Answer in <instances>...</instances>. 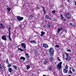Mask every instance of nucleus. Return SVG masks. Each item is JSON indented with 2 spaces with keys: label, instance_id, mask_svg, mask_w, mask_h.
Segmentation results:
<instances>
[{
  "label": "nucleus",
  "instance_id": "obj_10",
  "mask_svg": "<svg viewBox=\"0 0 76 76\" xmlns=\"http://www.w3.org/2000/svg\"><path fill=\"white\" fill-rule=\"evenodd\" d=\"M48 67L49 70L51 71L52 70V69H53V66H52V65L50 66L49 65L48 66Z\"/></svg>",
  "mask_w": 76,
  "mask_h": 76
},
{
  "label": "nucleus",
  "instance_id": "obj_3",
  "mask_svg": "<svg viewBox=\"0 0 76 76\" xmlns=\"http://www.w3.org/2000/svg\"><path fill=\"white\" fill-rule=\"evenodd\" d=\"M17 18L18 21L20 22L21 20H22L23 19V17L17 16Z\"/></svg>",
  "mask_w": 76,
  "mask_h": 76
},
{
  "label": "nucleus",
  "instance_id": "obj_9",
  "mask_svg": "<svg viewBox=\"0 0 76 76\" xmlns=\"http://www.w3.org/2000/svg\"><path fill=\"white\" fill-rule=\"evenodd\" d=\"M43 47L45 48H48V44L44 43Z\"/></svg>",
  "mask_w": 76,
  "mask_h": 76
},
{
  "label": "nucleus",
  "instance_id": "obj_43",
  "mask_svg": "<svg viewBox=\"0 0 76 76\" xmlns=\"http://www.w3.org/2000/svg\"><path fill=\"white\" fill-rule=\"evenodd\" d=\"M26 64H29V61H27L26 62Z\"/></svg>",
  "mask_w": 76,
  "mask_h": 76
},
{
  "label": "nucleus",
  "instance_id": "obj_31",
  "mask_svg": "<svg viewBox=\"0 0 76 76\" xmlns=\"http://www.w3.org/2000/svg\"><path fill=\"white\" fill-rule=\"evenodd\" d=\"M6 63L7 64H9V61H8V58H7L6 60Z\"/></svg>",
  "mask_w": 76,
  "mask_h": 76
},
{
  "label": "nucleus",
  "instance_id": "obj_32",
  "mask_svg": "<svg viewBox=\"0 0 76 76\" xmlns=\"http://www.w3.org/2000/svg\"><path fill=\"white\" fill-rule=\"evenodd\" d=\"M51 6L52 7H54V4L53 3H51Z\"/></svg>",
  "mask_w": 76,
  "mask_h": 76
},
{
  "label": "nucleus",
  "instance_id": "obj_4",
  "mask_svg": "<svg viewBox=\"0 0 76 76\" xmlns=\"http://www.w3.org/2000/svg\"><path fill=\"white\" fill-rule=\"evenodd\" d=\"M66 18L68 19H70V18H71V15L70 13H68L66 15Z\"/></svg>",
  "mask_w": 76,
  "mask_h": 76
},
{
  "label": "nucleus",
  "instance_id": "obj_23",
  "mask_svg": "<svg viewBox=\"0 0 76 76\" xmlns=\"http://www.w3.org/2000/svg\"><path fill=\"white\" fill-rule=\"evenodd\" d=\"M20 60H25V58L21 56L20 57Z\"/></svg>",
  "mask_w": 76,
  "mask_h": 76
},
{
  "label": "nucleus",
  "instance_id": "obj_55",
  "mask_svg": "<svg viewBox=\"0 0 76 76\" xmlns=\"http://www.w3.org/2000/svg\"><path fill=\"white\" fill-rule=\"evenodd\" d=\"M63 58H64V56H63Z\"/></svg>",
  "mask_w": 76,
  "mask_h": 76
},
{
  "label": "nucleus",
  "instance_id": "obj_50",
  "mask_svg": "<svg viewBox=\"0 0 76 76\" xmlns=\"http://www.w3.org/2000/svg\"><path fill=\"white\" fill-rule=\"evenodd\" d=\"M62 56H63V57H64V54L62 55Z\"/></svg>",
  "mask_w": 76,
  "mask_h": 76
},
{
  "label": "nucleus",
  "instance_id": "obj_59",
  "mask_svg": "<svg viewBox=\"0 0 76 76\" xmlns=\"http://www.w3.org/2000/svg\"><path fill=\"white\" fill-rule=\"evenodd\" d=\"M70 69H71V68H70Z\"/></svg>",
  "mask_w": 76,
  "mask_h": 76
},
{
  "label": "nucleus",
  "instance_id": "obj_58",
  "mask_svg": "<svg viewBox=\"0 0 76 76\" xmlns=\"http://www.w3.org/2000/svg\"><path fill=\"white\" fill-rule=\"evenodd\" d=\"M70 58H71V57H69Z\"/></svg>",
  "mask_w": 76,
  "mask_h": 76
},
{
  "label": "nucleus",
  "instance_id": "obj_40",
  "mask_svg": "<svg viewBox=\"0 0 76 76\" xmlns=\"http://www.w3.org/2000/svg\"><path fill=\"white\" fill-rule=\"evenodd\" d=\"M67 51H68V52H71V50H67Z\"/></svg>",
  "mask_w": 76,
  "mask_h": 76
},
{
  "label": "nucleus",
  "instance_id": "obj_30",
  "mask_svg": "<svg viewBox=\"0 0 76 76\" xmlns=\"http://www.w3.org/2000/svg\"><path fill=\"white\" fill-rule=\"evenodd\" d=\"M47 26H48V27H51V25L50 23L47 24Z\"/></svg>",
  "mask_w": 76,
  "mask_h": 76
},
{
  "label": "nucleus",
  "instance_id": "obj_16",
  "mask_svg": "<svg viewBox=\"0 0 76 76\" xmlns=\"http://www.w3.org/2000/svg\"><path fill=\"white\" fill-rule=\"evenodd\" d=\"M41 34L40 35L41 37H42V36L44 35V34H45V32L43 31H41Z\"/></svg>",
  "mask_w": 76,
  "mask_h": 76
},
{
  "label": "nucleus",
  "instance_id": "obj_37",
  "mask_svg": "<svg viewBox=\"0 0 76 76\" xmlns=\"http://www.w3.org/2000/svg\"><path fill=\"white\" fill-rule=\"evenodd\" d=\"M64 32H66V33H67V30H66L64 29Z\"/></svg>",
  "mask_w": 76,
  "mask_h": 76
},
{
  "label": "nucleus",
  "instance_id": "obj_13",
  "mask_svg": "<svg viewBox=\"0 0 76 76\" xmlns=\"http://www.w3.org/2000/svg\"><path fill=\"white\" fill-rule=\"evenodd\" d=\"M49 59L50 60V61H51V62H53V60H54V59L53 58V57L52 56L50 57L49 58Z\"/></svg>",
  "mask_w": 76,
  "mask_h": 76
},
{
  "label": "nucleus",
  "instance_id": "obj_1",
  "mask_svg": "<svg viewBox=\"0 0 76 76\" xmlns=\"http://www.w3.org/2000/svg\"><path fill=\"white\" fill-rule=\"evenodd\" d=\"M49 52L51 56H53L54 55V50L53 48H50L49 50Z\"/></svg>",
  "mask_w": 76,
  "mask_h": 76
},
{
  "label": "nucleus",
  "instance_id": "obj_24",
  "mask_svg": "<svg viewBox=\"0 0 76 76\" xmlns=\"http://www.w3.org/2000/svg\"><path fill=\"white\" fill-rule=\"evenodd\" d=\"M13 67H14L15 69L16 70H18V69H17V66L15 65H13Z\"/></svg>",
  "mask_w": 76,
  "mask_h": 76
},
{
  "label": "nucleus",
  "instance_id": "obj_22",
  "mask_svg": "<svg viewBox=\"0 0 76 76\" xmlns=\"http://www.w3.org/2000/svg\"><path fill=\"white\" fill-rule=\"evenodd\" d=\"M33 17H34V15H29V18L30 19H32V18H33Z\"/></svg>",
  "mask_w": 76,
  "mask_h": 76
},
{
  "label": "nucleus",
  "instance_id": "obj_38",
  "mask_svg": "<svg viewBox=\"0 0 76 76\" xmlns=\"http://www.w3.org/2000/svg\"><path fill=\"white\" fill-rule=\"evenodd\" d=\"M55 47L57 48H59V46L58 45H56Z\"/></svg>",
  "mask_w": 76,
  "mask_h": 76
},
{
  "label": "nucleus",
  "instance_id": "obj_54",
  "mask_svg": "<svg viewBox=\"0 0 76 76\" xmlns=\"http://www.w3.org/2000/svg\"><path fill=\"white\" fill-rule=\"evenodd\" d=\"M69 76H71V75H69Z\"/></svg>",
  "mask_w": 76,
  "mask_h": 76
},
{
  "label": "nucleus",
  "instance_id": "obj_12",
  "mask_svg": "<svg viewBox=\"0 0 76 76\" xmlns=\"http://www.w3.org/2000/svg\"><path fill=\"white\" fill-rule=\"evenodd\" d=\"M65 54H66V60L67 61H69V60H68V58H69V55H68V54L65 53Z\"/></svg>",
  "mask_w": 76,
  "mask_h": 76
},
{
  "label": "nucleus",
  "instance_id": "obj_33",
  "mask_svg": "<svg viewBox=\"0 0 76 76\" xmlns=\"http://www.w3.org/2000/svg\"><path fill=\"white\" fill-rule=\"evenodd\" d=\"M55 12H56V11H55L54 10H53V11H52V13H53V14L55 13Z\"/></svg>",
  "mask_w": 76,
  "mask_h": 76
},
{
  "label": "nucleus",
  "instance_id": "obj_45",
  "mask_svg": "<svg viewBox=\"0 0 76 76\" xmlns=\"http://www.w3.org/2000/svg\"><path fill=\"white\" fill-rule=\"evenodd\" d=\"M72 72H75V69H72Z\"/></svg>",
  "mask_w": 76,
  "mask_h": 76
},
{
  "label": "nucleus",
  "instance_id": "obj_53",
  "mask_svg": "<svg viewBox=\"0 0 76 76\" xmlns=\"http://www.w3.org/2000/svg\"><path fill=\"white\" fill-rule=\"evenodd\" d=\"M42 6V8H43V7H43V6Z\"/></svg>",
  "mask_w": 76,
  "mask_h": 76
},
{
  "label": "nucleus",
  "instance_id": "obj_21",
  "mask_svg": "<svg viewBox=\"0 0 76 76\" xmlns=\"http://www.w3.org/2000/svg\"><path fill=\"white\" fill-rule=\"evenodd\" d=\"M30 43H31V44H35V43H36V42L34 41H31L30 42Z\"/></svg>",
  "mask_w": 76,
  "mask_h": 76
},
{
  "label": "nucleus",
  "instance_id": "obj_51",
  "mask_svg": "<svg viewBox=\"0 0 76 76\" xmlns=\"http://www.w3.org/2000/svg\"><path fill=\"white\" fill-rule=\"evenodd\" d=\"M75 6H76V1L75 2Z\"/></svg>",
  "mask_w": 76,
  "mask_h": 76
},
{
  "label": "nucleus",
  "instance_id": "obj_11",
  "mask_svg": "<svg viewBox=\"0 0 76 76\" xmlns=\"http://www.w3.org/2000/svg\"><path fill=\"white\" fill-rule=\"evenodd\" d=\"M61 19H62L63 20H64V21H66V19L63 16V14L61 15Z\"/></svg>",
  "mask_w": 76,
  "mask_h": 76
},
{
  "label": "nucleus",
  "instance_id": "obj_42",
  "mask_svg": "<svg viewBox=\"0 0 76 76\" xmlns=\"http://www.w3.org/2000/svg\"><path fill=\"white\" fill-rule=\"evenodd\" d=\"M60 7L61 8H62V7H63V5H61L60 6Z\"/></svg>",
  "mask_w": 76,
  "mask_h": 76
},
{
  "label": "nucleus",
  "instance_id": "obj_41",
  "mask_svg": "<svg viewBox=\"0 0 76 76\" xmlns=\"http://www.w3.org/2000/svg\"><path fill=\"white\" fill-rule=\"evenodd\" d=\"M69 72L70 73H71V74H72L73 73H72V71H71V70H70V69L69 70Z\"/></svg>",
  "mask_w": 76,
  "mask_h": 76
},
{
  "label": "nucleus",
  "instance_id": "obj_56",
  "mask_svg": "<svg viewBox=\"0 0 76 76\" xmlns=\"http://www.w3.org/2000/svg\"><path fill=\"white\" fill-rule=\"evenodd\" d=\"M10 14H11V12H10Z\"/></svg>",
  "mask_w": 76,
  "mask_h": 76
},
{
  "label": "nucleus",
  "instance_id": "obj_17",
  "mask_svg": "<svg viewBox=\"0 0 76 76\" xmlns=\"http://www.w3.org/2000/svg\"><path fill=\"white\" fill-rule=\"evenodd\" d=\"M8 70L10 73H11L12 72V68H10L8 69Z\"/></svg>",
  "mask_w": 76,
  "mask_h": 76
},
{
  "label": "nucleus",
  "instance_id": "obj_5",
  "mask_svg": "<svg viewBox=\"0 0 76 76\" xmlns=\"http://www.w3.org/2000/svg\"><path fill=\"white\" fill-rule=\"evenodd\" d=\"M1 39L3 40H7V39L6 38V36L5 35L1 37Z\"/></svg>",
  "mask_w": 76,
  "mask_h": 76
},
{
  "label": "nucleus",
  "instance_id": "obj_34",
  "mask_svg": "<svg viewBox=\"0 0 76 76\" xmlns=\"http://www.w3.org/2000/svg\"><path fill=\"white\" fill-rule=\"evenodd\" d=\"M65 68L66 69H68V66H67V65H66Z\"/></svg>",
  "mask_w": 76,
  "mask_h": 76
},
{
  "label": "nucleus",
  "instance_id": "obj_47",
  "mask_svg": "<svg viewBox=\"0 0 76 76\" xmlns=\"http://www.w3.org/2000/svg\"><path fill=\"white\" fill-rule=\"evenodd\" d=\"M37 7H37V9H39V10L40 9V8H39V7L37 8Z\"/></svg>",
  "mask_w": 76,
  "mask_h": 76
},
{
  "label": "nucleus",
  "instance_id": "obj_26",
  "mask_svg": "<svg viewBox=\"0 0 76 76\" xmlns=\"http://www.w3.org/2000/svg\"><path fill=\"white\" fill-rule=\"evenodd\" d=\"M45 17L46 19H50V17H49V16L48 15H46Z\"/></svg>",
  "mask_w": 76,
  "mask_h": 76
},
{
  "label": "nucleus",
  "instance_id": "obj_44",
  "mask_svg": "<svg viewBox=\"0 0 76 76\" xmlns=\"http://www.w3.org/2000/svg\"><path fill=\"white\" fill-rule=\"evenodd\" d=\"M44 28H47V26L45 25L44 26Z\"/></svg>",
  "mask_w": 76,
  "mask_h": 76
},
{
  "label": "nucleus",
  "instance_id": "obj_57",
  "mask_svg": "<svg viewBox=\"0 0 76 76\" xmlns=\"http://www.w3.org/2000/svg\"><path fill=\"white\" fill-rule=\"evenodd\" d=\"M1 68H0V71H1Z\"/></svg>",
  "mask_w": 76,
  "mask_h": 76
},
{
  "label": "nucleus",
  "instance_id": "obj_18",
  "mask_svg": "<svg viewBox=\"0 0 76 76\" xmlns=\"http://www.w3.org/2000/svg\"><path fill=\"white\" fill-rule=\"evenodd\" d=\"M27 70H28L30 68V65H27L26 66Z\"/></svg>",
  "mask_w": 76,
  "mask_h": 76
},
{
  "label": "nucleus",
  "instance_id": "obj_48",
  "mask_svg": "<svg viewBox=\"0 0 76 76\" xmlns=\"http://www.w3.org/2000/svg\"><path fill=\"white\" fill-rule=\"evenodd\" d=\"M70 25H71V26H72V25H73V24H72V23H70Z\"/></svg>",
  "mask_w": 76,
  "mask_h": 76
},
{
  "label": "nucleus",
  "instance_id": "obj_28",
  "mask_svg": "<svg viewBox=\"0 0 76 76\" xmlns=\"http://www.w3.org/2000/svg\"><path fill=\"white\" fill-rule=\"evenodd\" d=\"M7 10H8V12H10V8L9 7H8L7 8Z\"/></svg>",
  "mask_w": 76,
  "mask_h": 76
},
{
  "label": "nucleus",
  "instance_id": "obj_35",
  "mask_svg": "<svg viewBox=\"0 0 76 76\" xmlns=\"http://www.w3.org/2000/svg\"><path fill=\"white\" fill-rule=\"evenodd\" d=\"M43 12H44V13H45V8H44V7H43Z\"/></svg>",
  "mask_w": 76,
  "mask_h": 76
},
{
  "label": "nucleus",
  "instance_id": "obj_7",
  "mask_svg": "<svg viewBox=\"0 0 76 76\" xmlns=\"http://www.w3.org/2000/svg\"><path fill=\"white\" fill-rule=\"evenodd\" d=\"M62 29H63V28H58V29L57 33H59L60 31H61Z\"/></svg>",
  "mask_w": 76,
  "mask_h": 76
},
{
  "label": "nucleus",
  "instance_id": "obj_2",
  "mask_svg": "<svg viewBox=\"0 0 76 76\" xmlns=\"http://www.w3.org/2000/svg\"><path fill=\"white\" fill-rule=\"evenodd\" d=\"M62 64V62H60L59 63H58L57 65V67L58 69H59V70H60L61 69V67H62V66H61V65Z\"/></svg>",
  "mask_w": 76,
  "mask_h": 76
},
{
  "label": "nucleus",
  "instance_id": "obj_36",
  "mask_svg": "<svg viewBox=\"0 0 76 76\" xmlns=\"http://www.w3.org/2000/svg\"><path fill=\"white\" fill-rule=\"evenodd\" d=\"M57 60H58V61H61V60H60V58H59V57H58L57 58Z\"/></svg>",
  "mask_w": 76,
  "mask_h": 76
},
{
  "label": "nucleus",
  "instance_id": "obj_19",
  "mask_svg": "<svg viewBox=\"0 0 76 76\" xmlns=\"http://www.w3.org/2000/svg\"><path fill=\"white\" fill-rule=\"evenodd\" d=\"M9 38L10 41H12V39H11V38H10V34H9Z\"/></svg>",
  "mask_w": 76,
  "mask_h": 76
},
{
  "label": "nucleus",
  "instance_id": "obj_27",
  "mask_svg": "<svg viewBox=\"0 0 76 76\" xmlns=\"http://www.w3.org/2000/svg\"><path fill=\"white\" fill-rule=\"evenodd\" d=\"M18 50H20V51H23L24 50L23 49H22L21 48H18Z\"/></svg>",
  "mask_w": 76,
  "mask_h": 76
},
{
  "label": "nucleus",
  "instance_id": "obj_52",
  "mask_svg": "<svg viewBox=\"0 0 76 76\" xmlns=\"http://www.w3.org/2000/svg\"><path fill=\"white\" fill-rule=\"evenodd\" d=\"M67 1H70V0H68Z\"/></svg>",
  "mask_w": 76,
  "mask_h": 76
},
{
  "label": "nucleus",
  "instance_id": "obj_14",
  "mask_svg": "<svg viewBox=\"0 0 76 76\" xmlns=\"http://www.w3.org/2000/svg\"><path fill=\"white\" fill-rule=\"evenodd\" d=\"M48 60H45L43 62V64L45 65L47 64L48 63Z\"/></svg>",
  "mask_w": 76,
  "mask_h": 76
},
{
  "label": "nucleus",
  "instance_id": "obj_49",
  "mask_svg": "<svg viewBox=\"0 0 76 76\" xmlns=\"http://www.w3.org/2000/svg\"><path fill=\"white\" fill-rule=\"evenodd\" d=\"M21 27V25H20L19 26H18V28H20Z\"/></svg>",
  "mask_w": 76,
  "mask_h": 76
},
{
  "label": "nucleus",
  "instance_id": "obj_46",
  "mask_svg": "<svg viewBox=\"0 0 76 76\" xmlns=\"http://www.w3.org/2000/svg\"><path fill=\"white\" fill-rule=\"evenodd\" d=\"M71 59V58H68V61H69V60H70V59Z\"/></svg>",
  "mask_w": 76,
  "mask_h": 76
},
{
  "label": "nucleus",
  "instance_id": "obj_29",
  "mask_svg": "<svg viewBox=\"0 0 76 76\" xmlns=\"http://www.w3.org/2000/svg\"><path fill=\"white\" fill-rule=\"evenodd\" d=\"M26 57L27 58H29V57L28 53H26Z\"/></svg>",
  "mask_w": 76,
  "mask_h": 76
},
{
  "label": "nucleus",
  "instance_id": "obj_25",
  "mask_svg": "<svg viewBox=\"0 0 76 76\" xmlns=\"http://www.w3.org/2000/svg\"><path fill=\"white\" fill-rule=\"evenodd\" d=\"M10 29H11V27L9 26V29L8 31H9V34H11L10 32L11 31V30H10Z\"/></svg>",
  "mask_w": 76,
  "mask_h": 76
},
{
  "label": "nucleus",
  "instance_id": "obj_20",
  "mask_svg": "<svg viewBox=\"0 0 76 76\" xmlns=\"http://www.w3.org/2000/svg\"><path fill=\"white\" fill-rule=\"evenodd\" d=\"M3 64H0V68L1 69V68H3Z\"/></svg>",
  "mask_w": 76,
  "mask_h": 76
},
{
  "label": "nucleus",
  "instance_id": "obj_8",
  "mask_svg": "<svg viewBox=\"0 0 76 76\" xmlns=\"http://www.w3.org/2000/svg\"><path fill=\"white\" fill-rule=\"evenodd\" d=\"M21 46L23 47L24 48H26V44L25 43H22L21 44Z\"/></svg>",
  "mask_w": 76,
  "mask_h": 76
},
{
  "label": "nucleus",
  "instance_id": "obj_39",
  "mask_svg": "<svg viewBox=\"0 0 76 76\" xmlns=\"http://www.w3.org/2000/svg\"><path fill=\"white\" fill-rule=\"evenodd\" d=\"M11 64H9L8 65V67H11Z\"/></svg>",
  "mask_w": 76,
  "mask_h": 76
},
{
  "label": "nucleus",
  "instance_id": "obj_6",
  "mask_svg": "<svg viewBox=\"0 0 76 76\" xmlns=\"http://www.w3.org/2000/svg\"><path fill=\"white\" fill-rule=\"evenodd\" d=\"M0 26V28H1H1L2 29H4V28H5V26H4V25H3L2 23H1Z\"/></svg>",
  "mask_w": 76,
  "mask_h": 76
},
{
  "label": "nucleus",
  "instance_id": "obj_15",
  "mask_svg": "<svg viewBox=\"0 0 76 76\" xmlns=\"http://www.w3.org/2000/svg\"><path fill=\"white\" fill-rule=\"evenodd\" d=\"M63 71L64 73H67V70L66 69H64Z\"/></svg>",
  "mask_w": 76,
  "mask_h": 76
}]
</instances>
